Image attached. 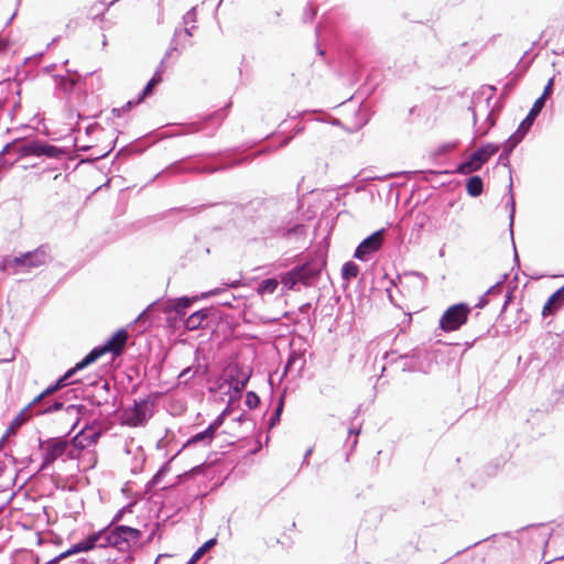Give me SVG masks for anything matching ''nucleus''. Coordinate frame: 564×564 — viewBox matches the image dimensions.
Instances as JSON below:
<instances>
[{
	"instance_id": "obj_3",
	"label": "nucleus",
	"mask_w": 564,
	"mask_h": 564,
	"mask_svg": "<svg viewBox=\"0 0 564 564\" xmlns=\"http://www.w3.org/2000/svg\"><path fill=\"white\" fill-rule=\"evenodd\" d=\"M30 133L15 137L11 142L6 144V151H10L12 160L15 163V170L26 171L29 164L23 161L35 160V128H25Z\"/></svg>"
},
{
	"instance_id": "obj_30",
	"label": "nucleus",
	"mask_w": 564,
	"mask_h": 564,
	"mask_svg": "<svg viewBox=\"0 0 564 564\" xmlns=\"http://www.w3.org/2000/svg\"><path fill=\"white\" fill-rule=\"evenodd\" d=\"M9 48V42L0 36V54Z\"/></svg>"
},
{
	"instance_id": "obj_23",
	"label": "nucleus",
	"mask_w": 564,
	"mask_h": 564,
	"mask_svg": "<svg viewBox=\"0 0 564 564\" xmlns=\"http://www.w3.org/2000/svg\"><path fill=\"white\" fill-rule=\"evenodd\" d=\"M192 304V301L187 297L177 299L173 305L174 311L178 315H184L185 310Z\"/></svg>"
},
{
	"instance_id": "obj_14",
	"label": "nucleus",
	"mask_w": 564,
	"mask_h": 564,
	"mask_svg": "<svg viewBox=\"0 0 564 564\" xmlns=\"http://www.w3.org/2000/svg\"><path fill=\"white\" fill-rule=\"evenodd\" d=\"M543 107H544L543 99H536L534 101L531 110L529 111L528 116L521 122L519 130H524V132H525L532 126L533 121L535 120L538 115L541 112Z\"/></svg>"
},
{
	"instance_id": "obj_38",
	"label": "nucleus",
	"mask_w": 564,
	"mask_h": 564,
	"mask_svg": "<svg viewBox=\"0 0 564 564\" xmlns=\"http://www.w3.org/2000/svg\"><path fill=\"white\" fill-rule=\"evenodd\" d=\"M62 406H63V403H59V402H55V403H54V405H53V408H54L55 410H58V409H59V408H62Z\"/></svg>"
},
{
	"instance_id": "obj_13",
	"label": "nucleus",
	"mask_w": 564,
	"mask_h": 564,
	"mask_svg": "<svg viewBox=\"0 0 564 564\" xmlns=\"http://www.w3.org/2000/svg\"><path fill=\"white\" fill-rule=\"evenodd\" d=\"M33 406H35V398L30 401L28 408H25L24 410H22L15 417L14 420L11 422V424L9 425V427L7 429V432L6 434L3 435L4 438L8 436V435H13L17 433L18 429L28 421L29 419V415L25 414L26 410L28 409H32Z\"/></svg>"
},
{
	"instance_id": "obj_41",
	"label": "nucleus",
	"mask_w": 564,
	"mask_h": 564,
	"mask_svg": "<svg viewBox=\"0 0 564 564\" xmlns=\"http://www.w3.org/2000/svg\"><path fill=\"white\" fill-rule=\"evenodd\" d=\"M79 437H80V436H76V437L74 438V442H75V443H77V442H78V443H79V445L84 446V445L82 444V441H79Z\"/></svg>"
},
{
	"instance_id": "obj_10",
	"label": "nucleus",
	"mask_w": 564,
	"mask_h": 564,
	"mask_svg": "<svg viewBox=\"0 0 564 564\" xmlns=\"http://www.w3.org/2000/svg\"><path fill=\"white\" fill-rule=\"evenodd\" d=\"M122 422L131 427H137L145 422V405L135 403L133 408L124 410Z\"/></svg>"
},
{
	"instance_id": "obj_4",
	"label": "nucleus",
	"mask_w": 564,
	"mask_h": 564,
	"mask_svg": "<svg viewBox=\"0 0 564 564\" xmlns=\"http://www.w3.org/2000/svg\"><path fill=\"white\" fill-rule=\"evenodd\" d=\"M471 308L459 303L449 306L440 318V328L446 333L455 332L466 324Z\"/></svg>"
},
{
	"instance_id": "obj_29",
	"label": "nucleus",
	"mask_w": 564,
	"mask_h": 564,
	"mask_svg": "<svg viewBox=\"0 0 564 564\" xmlns=\"http://www.w3.org/2000/svg\"><path fill=\"white\" fill-rule=\"evenodd\" d=\"M202 557V553L196 550L192 557L188 560L187 564H196Z\"/></svg>"
},
{
	"instance_id": "obj_27",
	"label": "nucleus",
	"mask_w": 564,
	"mask_h": 564,
	"mask_svg": "<svg viewBox=\"0 0 564 564\" xmlns=\"http://www.w3.org/2000/svg\"><path fill=\"white\" fill-rule=\"evenodd\" d=\"M197 372V369H193L192 367H187L185 368L181 373H180V378H184L185 381H187L188 379L193 378L195 376V373Z\"/></svg>"
},
{
	"instance_id": "obj_17",
	"label": "nucleus",
	"mask_w": 564,
	"mask_h": 564,
	"mask_svg": "<svg viewBox=\"0 0 564 564\" xmlns=\"http://www.w3.org/2000/svg\"><path fill=\"white\" fill-rule=\"evenodd\" d=\"M484 191V183L480 176H471L466 183V192L471 197H478Z\"/></svg>"
},
{
	"instance_id": "obj_7",
	"label": "nucleus",
	"mask_w": 564,
	"mask_h": 564,
	"mask_svg": "<svg viewBox=\"0 0 564 564\" xmlns=\"http://www.w3.org/2000/svg\"><path fill=\"white\" fill-rule=\"evenodd\" d=\"M68 447L67 441L63 438H51L40 444V449L43 455V463L41 464L37 473L45 469L61 457Z\"/></svg>"
},
{
	"instance_id": "obj_31",
	"label": "nucleus",
	"mask_w": 564,
	"mask_h": 564,
	"mask_svg": "<svg viewBox=\"0 0 564 564\" xmlns=\"http://www.w3.org/2000/svg\"><path fill=\"white\" fill-rule=\"evenodd\" d=\"M216 543V540L215 539H210L208 541H206L203 545L207 549V551L213 547Z\"/></svg>"
},
{
	"instance_id": "obj_39",
	"label": "nucleus",
	"mask_w": 564,
	"mask_h": 564,
	"mask_svg": "<svg viewBox=\"0 0 564 564\" xmlns=\"http://www.w3.org/2000/svg\"><path fill=\"white\" fill-rule=\"evenodd\" d=\"M456 147H457V143H452V144L447 145V150L451 151V150L455 149Z\"/></svg>"
},
{
	"instance_id": "obj_9",
	"label": "nucleus",
	"mask_w": 564,
	"mask_h": 564,
	"mask_svg": "<svg viewBox=\"0 0 564 564\" xmlns=\"http://www.w3.org/2000/svg\"><path fill=\"white\" fill-rule=\"evenodd\" d=\"M323 264L316 261H308L301 267L294 268L293 271L301 283L308 284L311 279L316 278L321 273Z\"/></svg>"
},
{
	"instance_id": "obj_45",
	"label": "nucleus",
	"mask_w": 564,
	"mask_h": 564,
	"mask_svg": "<svg viewBox=\"0 0 564 564\" xmlns=\"http://www.w3.org/2000/svg\"><path fill=\"white\" fill-rule=\"evenodd\" d=\"M159 477H160V473L158 475H155L154 480L156 481Z\"/></svg>"
},
{
	"instance_id": "obj_15",
	"label": "nucleus",
	"mask_w": 564,
	"mask_h": 564,
	"mask_svg": "<svg viewBox=\"0 0 564 564\" xmlns=\"http://www.w3.org/2000/svg\"><path fill=\"white\" fill-rule=\"evenodd\" d=\"M207 311H197L186 318L184 325L188 330H196L202 326V323L207 318Z\"/></svg>"
},
{
	"instance_id": "obj_32",
	"label": "nucleus",
	"mask_w": 564,
	"mask_h": 564,
	"mask_svg": "<svg viewBox=\"0 0 564 564\" xmlns=\"http://www.w3.org/2000/svg\"><path fill=\"white\" fill-rule=\"evenodd\" d=\"M511 299H512V292H511V291H508V292H507V294H506V302H505L503 307H506V306L509 304V302L511 301Z\"/></svg>"
},
{
	"instance_id": "obj_35",
	"label": "nucleus",
	"mask_w": 564,
	"mask_h": 564,
	"mask_svg": "<svg viewBox=\"0 0 564 564\" xmlns=\"http://www.w3.org/2000/svg\"><path fill=\"white\" fill-rule=\"evenodd\" d=\"M486 304H487V301L480 300V302L476 306L482 308Z\"/></svg>"
},
{
	"instance_id": "obj_18",
	"label": "nucleus",
	"mask_w": 564,
	"mask_h": 564,
	"mask_svg": "<svg viewBox=\"0 0 564 564\" xmlns=\"http://www.w3.org/2000/svg\"><path fill=\"white\" fill-rule=\"evenodd\" d=\"M64 152L54 145L37 143V156L61 158Z\"/></svg>"
},
{
	"instance_id": "obj_20",
	"label": "nucleus",
	"mask_w": 564,
	"mask_h": 564,
	"mask_svg": "<svg viewBox=\"0 0 564 564\" xmlns=\"http://www.w3.org/2000/svg\"><path fill=\"white\" fill-rule=\"evenodd\" d=\"M279 285L276 279H265L258 286V293L264 295L267 293L272 294Z\"/></svg>"
},
{
	"instance_id": "obj_21",
	"label": "nucleus",
	"mask_w": 564,
	"mask_h": 564,
	"mask_svg": "<svg viewBox=\"0 0 564 564\" xmlns=\"http://www.w3.org/2000/svg\"><path fill=\"white\" fill-rule=\"evenodd\" d=\"M524 133V130L518 129L517 133L511 135L505 143V151L511 152L512 149L520 142Z\"/></svg>"
},
{
	"instance_id": "obj_33",
	"label": "nucleus",
	"mask_w": 564,
	"mask_h": 564,
	"mask_svg": "<svg viewBox=\"0 0 564 564\" xmlns=\"http://www.w3.org/2000/svg\"><path fill=\"white\" fill-rule=\"evenodd\" d=\"M99 434L98 433H94L93 435L89 436L90 438V442L91 443H95L98 438ZM86 438H88V436H85Z\"/></svg>"
},
{
	"instance_id": "obj_28",
	"label": "nucleus",
	"mask_w": 564,
	"mask_h": 564,
	"mask_svg": "<svg viewBox=\"0 0 564 564\" xmlns=\"http://www.w3.org/2000/svg\"><path fill=\"white\" fill-rule=\"evenodd\" d=\"M552 85H553V80L550 79L546 87L544 88L542 96L538 98V99H543V104H545L547 96L551 94Z\"/></svg>"
},
{
	"instance_id": "obj_22",
	"label": "nucleus",
	"mask_w": 564,
	"mask_h": 564,
	"mask_svg": "<svg viewBox=\"0 0 564 564\" xmlns=\"http://www.w3.org/2000/svg\"><path fill=\"white\" fill-rule=\"evenodd\" d=\"M281 282L289 289V290H293L295 288V285L300 282V280H297V276L295 274V272L293 270H291L290 272H288L281 280Z\"/></svg>"
},
{
	"instance_id": "obj_25",
	"label": "nucleus",
	"mask_w": 564,
	"mask_h": 564,
	"mask_svg": "<svg viewBox=\"0 0 564 564\" xmlns=\"http://www.w3.org/2000/svg\"><path fill=\"white\" fill-rule=\"evenodd\" d=\"M154 564H180L174 555L160 554Z\"/></svg>"
},
{
	"instance_id": "obj_8",
	"label": "nucleus",
	"mask_w": 564,
	"mask_h": 564,
	"mask_svg": "<svg viewBox=\"0 0 564 564\" xmlns=\"http://www.w3.org/2000/svg\"><path fill=\"white\" fill-rule=\"evenodd\" d=\"M383 234L384 229H380L362 240L355 250V258L365 260L368 254L378 251L383 242Z\"/></svg>"
},
{
	"instance_id": "obj_12",
	"label": "nucleus",
	"mask_w": 564,
	"mask_h": 564,
	"mask_svg": "<svg viewBox=\"0 0 564 564\" xmlns=\"http://www.w3.org/2000/svg\"><path fill=\"white\" fill-rule=\"evenodd\" d=\"M564 302V286L555 291L546 301L542 310V316L554 315Z\"/></svg>"
},
{
	"instance_id": "obj_43",
	"label": "nucleus",
	"mask_w": 564,
	"mask_h": 564,
	"mask_svg": "<svg viewBox=\"0 0 564 564\" xmlns=\"http://www.w3.org/2000/svg\"><path fill=\"white\" fill-rule=\"evenodd\" d=\"M281 409H282L281 406H279V408H278V410H276V415H279V414H280Z\"/></svg>"
},
{
	"instance_id": "obj_19",
	"label": "nucleus",
	"mask_w": 564,
	"mask_h": 564,
	"mask_svg": "<svg viewBox=\"0 0 564 564\" xmlns=\"http://www.w3.org/2000/svg\"><path fill=\"white\" fill-rule=\"evenodd\" d=\"M358 273H359V267L355 262L348 261L343 265L341 276L344 280L350 281V280L357 278Z\"/></svg>"
},
{
	"instance_id": "obj_36",
	"label": "nucleus",
	"mask_w": 564,
	"mask_h": 564,
	"mask_svg": "<svg viewBox=\"0 0 564 564\" xmlns=\"http://www.w3.org/2000/svg\"><path fill=\"white\" fill-rule=\"evenodd\" d=\"M197 550H198V552H200V553H202V555H203V556H204V554L207 552V549H206L204 545H202V546H200V547H198Z\"/></svg>"
},
{
	"instance_id": "obj_24",
	"label": "nucleus",
	"mask_w": 564,
	"mask_h": 564,
	"mask_svg": "<svg viewBox=\"0 0 564 564\" xmlns=\"http://www.w3.org/2000/svg\"><path fill=\"white\" fill-rule=\"evenodd\" d=\"M246 404L249 409H254L260 404V398L252 391L246 394Z\"/></svg>"
},
{
	"instance_id": "obj_6",
	"label": "nucleus",
	"mask_w": 564,
	"mask_h": 564,
	"mask_svg": "<svg viewBox=\"0 0 564 564\" xmlns=\"http://www.w3.org/2000/svg\"><path fill=\"white\" fill-rule=\"evenodd\" d=\"M33 267H35V250L14 257L7 256L1 261V268L8 274L25 273Z\"/></svg>"
},
{
	"instance_id": "obj_44",
	"label": "nucleus",
	"mask_w": 564,
	"mask_h": 564,
	"mask_svg": "<svg viewBox=\"0 0 564 564\" xmlns=\"http://www.w3.org/2000/svg\"><path fill=\"white\" fill-rule=\"evenodd\" d=\"M23 528L31 529V528H32V525L23 524Z\"/></svg>"
},
{
	"instance_id": "obj_40",
	"label": "nucleus",
	"mask_w": 564,
	"mask_h": 564,
	"mask_svg": "<svg viewBox=\"0 0 564 564\" xmlns=\"http://www.w3.org/2000/svg\"><path fill=\"white\" fill-rule=\"evenodd\" d=\"M0 341H8V336L6 334L0 336Z\"/></svg>"
},
{
	"instance_id": "obj_37",
	"label": "nucleus",
	"mask_w": 564,
	"mask_h": 564,
	"mask_svg": "<svg viewBox=\"0 0 564 564\" xmlns=\"http://www.w3.org/2000/svg\"><path fill=\"white\" fill-rule=\"evenodd\" d=\"M13 359V355H11V357H3L0 359V362H4V361H10Z\"/></svg>"
},
{
	"instance_id": "obj_26",
	"label": "nucleus",
	"mask_w": 564,
	"mask_h": 564,
	"mask_svg": "<svg viewBox=\"0 0 564 564\" xmlns=\"http://www.w3.org/2000/svg\"><path fill=\"white\" fill-rule=\"evenodd\" d=\"M247 381H248V378H245L243 380H235V381L230 382V387L236 392H240L246 388Z\"/></svg>"
},
{
	"instance_id": "obj_11",
	"label": "nucleus",
	"mask_w": 564,
	"mask_h": 564,
	"mask_svg": "<svg viewBox=\"0 0 564 564\" xmlns=\"http://www.w3.org/2000/svg\"><path fill=\"white\" fill-rule=\"evenodd\" d=\"M224 422V414H221L220 416H218L214 423H212L205 431L200 432V433H197L195 434L193 437H191L186 444H185V447L186 446H191V445H194L198 442H206L207 444H209L217 430L220 427V425L223 424Z\"/></svg>"
},
{
	"instance_id": "obj_2",
	"label": "nucleus",
	"mask_w": 564,
	"mask_h": 564,
	"mask_svg": "<svg viewBox=\"0 0 564 564\" xmlns=\"http://www.w3.org/2000/svg\"><path fill=\"white\" fill-rule=\"evenodd\" d=\"M129 338V334L126 329L121 328L117 330L102 347H98L93 349L82 361L77 362L74 368L69 369L53 387H48L43 392L37 394V414L46 413L51 411V408H44L43 399L57 391L62 387H65L66 381L72 378L74 373L84 369L91 362L96 361L99 357L105 355L106 352H111L115 356H119Z\"/></svg>"
},
{
	"instance_id": "obj_42",
	"label": "nucleus",
	"mask_w": 564,
	"mask_h": 564,
	"mask_svg": "<svg viewBox=\"0 0 564 564\" xmlns=\"http://www.w3.org/2000/svg\"><path fill=\"white\" fill-rule=\"evenodd\" d=\"M7 501H8V500L6 499V501H4V502H2V503L0 505V512H1V511L3 510V508L6 507Z\"/></svg>"
},
{
	"instance_id": "obj_5",
	"label": "nucleus",
	"mask_w": 564,
	"mask_h": 564,
	"mask_svg": "<svg viewBox=\"0 0 564 564\" xmlns=\"http://www.w3.org/2000/svg\"><path fill=\"white\" fill-rule=\"evenodd\" d=\"M498 151V144L488 143L475 151L467 161L460 163L457 166L456 172L462 175H468L479 171L482 165L487 163Z\"/></svg>"
},
{
	"instance_id": "obj_16",
	"label": "nucleus",
	"mask_w": 564,
	"mask_h": 564,
	"mask_svg": "<svg viewBox=\"0 0 564 564\" xmlns=\"http://www.w3.org/2000/svg\"><path fill=\"white\" fill-rule=\"evenodd\" d=\"M163 82V73L162 70H156L152 78L145 85L142 94L139 99L135 101V105L140 104L147 96L151 95L154 87Z\"/></svg>"
},
{
	"instance_id": "obj_34",
	"label": "nucleus",
	"mask_w": 564,
	"mask_h": 564,
	"mask_svg": "<svg viewBox=\"0 0 564 564\" xmlns=\"http://www.w3.org/2000/svg\"><path fill=\"white\" fill-rule=\"evenodd\" d=\"M23 163L24 164H29V167H31V169L35 167V160H33V161H28L26 160V161H23Z\"/></svg>"
},
{
	"instance_id": "obj_1",
	"label": "nucleus",
	"mask_w": 564,
	"mask_h": 564,
	"mask_svg": "<svg viewBox=\"0 0 564 564\" xmlns=\"http://www.w3.org/2000/svg\"><path fill=\"white\" fill-rule=\"evenodd\" d=\"M141 538L142 533L140 530L127 525H118L110 531H99L89 534L86 539L74 544L70 549L61 553L46 564H55L69 555L87 552L95 547L112 546L120 552H129L139 544Z\"/></svg>"
}]
</instances>
